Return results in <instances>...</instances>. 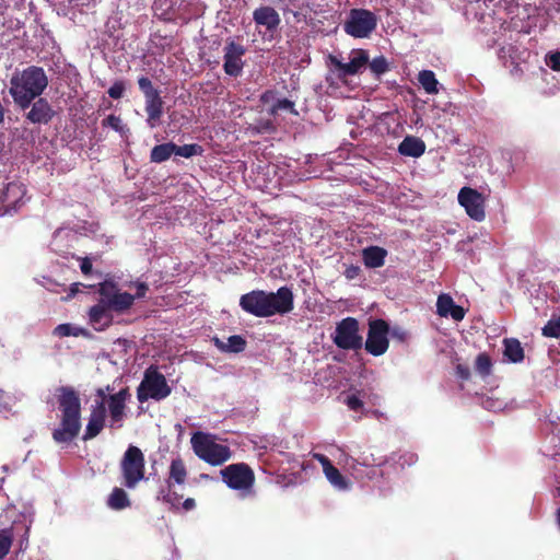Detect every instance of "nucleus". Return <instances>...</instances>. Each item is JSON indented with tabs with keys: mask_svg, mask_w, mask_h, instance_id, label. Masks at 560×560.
<instances>
[{
	"mask_svg": "<svg viewBox=\"0 0 560 560\" xmlns=\"http://www.w3.org/2000/svg\"><path fill=\"white\" fill-rule=\"evenodd\" d=\"M56 399L60 412L58 428L52 431V439L59 444L71 443L81 430V398L79 392L72 386L56 388Z\"/></svg>",
	"mask_w": 560,
	"mask_h": 560,
	"instance_id": "1",
	"label": "nucleus"
},
{
	"mask_svg": "<svg viewBox=\"0 0 560 560\" xmlns=\"http://www.w3.org/2000/svg\"><path fill=\"white\" fill-rule=\"evenodd\" d=\"M48 83V77L42 67L28 66L11 77L9 93L15 105L24 110L44 93Z\"/></svg>",
	"mask_w": 560,
	"mask_h": 560,
	"instance_id": "2",
	"label": "nucleus"
},
{
	"mask_svg": "<svg viewBox=\"0 0 560 560\" xmlns=\"http://www.w3.org/2000/svg\"><path fill=\"white\" fill-rule=\"evenodd\" d=\"M171 393L172 388L165 376L159 372L156 366L151 365L145 370L143 380L137 388V399L140 402H145L149 399L160 401L168 397Z\"/></svg>",
	"mask_w": 560,
	"mask_h": 560,
	"instance_id": "3",
	"label": "nucleus"
},
{
	"mask_svg": "<svg viewBox=\"0 0 560 560\" xmlns=\"http://www.w3.org/2000/svg\"><path fill=\"white\" fill-rule=\"evenodd\" d=\"M138 86L145 100L147 124L151 128H155L163 116L164 101L160 95V91L153 86L152 81L148 77H140L138 79Z\"/></svg>",
	"mask_w": 560,
	"mask_h": 560,
	"instance_id": "4",
	"label": "nucleus"
},
{
	"mask_svg": "<svg viewBox=\"0 0 560 560\" xmlns=\"http://www.w3.org/2000/svg\"><path fill=\"white\" fill-rule=\"evenodd\" d=\"M359 331L358 319L346 317L337 323L332 342L342 350H360L363 347V338Z\"/></svg>",
	"mask_w": 560,
	"mask_h": 560,
	"instance_id": "5",
	"label": "nucleus"
},
{
	"mask_svg": "<svg viewBox=\"0 0 560 560\" xmlns=\"http://www.w3.org/2000/svg\"><path fill=\"white\" fill-rule=\"evenodd\" d=\"M377 16L366 9H352L343 24L345 32L354 38H365L376 28Z\"/></svg>",
	"mask_w": 560,
	"mask_h": 560,
	"instance_id": "6",
	"label": "nucleus"
},
{
	"mask_svg": "<svg viewBox=\"0 0 560 560\" xmlns=\"http://www.w3.org/2000/svg\"><path fill=\"white\" fill-rule=\"evenodd\" d=\"M223 482L233 490L248 491L255 483L254 470L245 463L231 464L220 471Z\"/></svg>",
	"mask_w": 560,
	"mask_h": 560,
	"instance_id": "7",
	"label": "nucleus"
},
{
	"mask_svg": "<svg viewBox=\"0 0 560 560\" xmlns=\"http://www.w3.org/2000/svg\"><path fill=\"white\" fill-rule=\"evenodd\" d=\"M100 301L114 312L121 314L128 311L135 303L136 296L128 292H121L113 281H104L98 285Z\"/></svg>",
	"mask_w": 560,
	"mask_h": 560,
	"instance_id": "8",
	"label": "nucleus"
},
{
	"mask_svg": "<svg viewBox=\"0 0 560 560\" xmlns=\"http://www.w3.org/2000/svg\"><path fill=\"white\" fill-rule=\"evenodd\" d=\"M389 325L385 319L377 318L369 322L368 338L364 342L366 352L374 357L384 354L389 347Z\"/></svg>",
	"mask_w": 560,
	"mask_h": 560,
	"instance_id": "9",
	"label": "nucleus"
},
{
	"mask_svg": "<svg viewBox=\"0 0 560 560\" xmlns=\"http://www.w3.org/2000/svg\"><path fill=\"white\" fill-rule=\"evenodd\" d=\"M246 54L244 45L228 38L223 48V70L225 74L237 78L242 74L245 61L243 57Z\"/></svg>",
	"mask_w": 560,
	"mask_h": 560,
	"instance_id": "10",
	"label": "nucleus"
},
{
	"mask_svg": "<svg viewBox=\"0 0 560 560\" xmlns=\"http://www.w3.org/2000/svg\"><path fill=\"white\" fill-rule=\"evenodd\" d=\"M328 60L337 70L338 79L343 81L347 77L358 74L365 68L369 63V55L363 49H357L352 51V57L347 63L334 55H329Z\"/></svg>",
	"mask_w": 560,
	"mask_h": 560,
	"instance_id": "11",
	"label": "nucleus"
},
{
	"mask_svg": "<svg viewBox=\"0 0 560 560\" xmlns=\"http://www.w3.org/2000/svg\"><path fill=\"white\" fill-rule=\"evenodd\" d=\"M131 397L129 387H124L115 394L107 396V409L109 415V428L120 429L126 418L127 400Z\"/></svg>",
	"mask_w": 560,
	"mask_h": 560,
	"instance_id": "12",
	"label": "nucleus"
},
{
	"mask_svg": "<svg viewBox=\"0 0 560 560\" xmlns=\"http://www.w3.org/2000/svg\"><path fill=\"white\" fill-rule=\"evenodd\" d=\"M190 443L196 455H230L229 446L218 443V436L211 433L197 431Z\"/></svg>",
	"mask_w": 560,
	"mask_h": 560,
	"instance_id": "13",
	"label": "nucleus"
},
{
	"mask_svg": "<svg viewBox=\"0 0 560 560\" xmlns=\"http://www.w3.org/2000/svg\"><path fill=\"white\" fill-rule=\"evenodd\" d=\"M294 308V295L292 290L287 287H280L277 292H268L267 317L276 314L284 315Z\"/></svg>",
	"mask_w": 560,
	"mask_h": 560,
	"instance_id": "14",
	"label": "nucleus"
},
{
	"mask_svg": "<svg viewBox=\"0 0 560 560\" xmlns=\"http://www.w3.org/2000/svg\"><path fill=\"white\" fill-rule=\"evenodd\" d=\"M458 202L471 219L482 221L486 218L485 198L478 190L463 187L458 192Z\"/></svg>",
	"mask_w": 560,
	"mask_h": 560,
	"instance_id": "15",
	"label": "nucleus"
},
{
	"mask_svg": "<svg viewBox=\"0 0 560 560\" xmlns=\"http://www.w3.org/2000/svg\"><path fill=\"white\" fill-rule=\"evenodd\" d=\"M268 292L262 290H253L245 293L240 299L242 310L256 317H267Z\"/></svg>",
	"mask_w": 560,
	"mask_h": 560,
	"instance_id": "16",
	"label": "nucleus"
},
{
	"mask_svg": "<svg viewBox=\"0 0 560 560\" xmlns=\"http://www.w3.org/2000/svg\"><path fill=\"white\" fill-rule=\"evenodd\" d=\"M120 469L124 485L132 489L144 477V457H122Z\"/></svg>",
	"mask_w": 560,
	"mask_h": 560,
	"instance_id": "17",
	"label": "nucleus"
},
{
	"mask_svg": "<svg viewBox=\"0 0 560 560\" xmlns=\"http://www.w3.org/2000/svg\"><path fill=\"white\" fill-rule=\"evenodd\" d=\"M25 194L26 189L23 184L16 182L9 183L2 194L3 214L18 211L24 205L23 198Z\"/></svg>",
	"mask_w": 560,
	"mask_h": 560,
	"instance_id": "18",
	"label": "nucleus"
},
{
	"mask_svg": "<svg viewBox=\"0 0 560 560\" xmlns=\"http://www.w3.org/2000/svg\"><path fill=\"white\" fill-rule=\"evenodd\" d=\"M26 119L32 124L47 125L55 116V110L44 97H37L31 104Z\"/></svg>",
	"mask_w": 560,
	"mask_h": 560,
	"instance_id": "19",
	"label": "nucleus"
},
{
	"mask_svg": "<svg viewBox=\"0 0 560 560\" xmlns=\"http://www.w3.org/2000/svg\"><path fill=\"white\" fill-rule=\"evenodd\" d=\"M106 408L103 402H96L90 412L89 421L83 434V440L88 441L97 436L105 427Z\"/></svg>",
	"mask_w": 560,
	"mask_h": 560,
	"instance_id": "20",
	"label": "nucleus"
},
{
	"mask_svg": "<svg viewBox=\"0 0 560 560\" xmlns=\"http://www.w3.org/2000/svg\"><path fill=\"white\" fill-rule=\"evenodd\" d=\"M112 312L114 311L101 301L89 310V319L95 330H105L113 324Z\"/></svg>",
	"mask_w": 560,
	"mask_h": 560,
	"instance_id": "21",
	"label": "nucleus"
},
{
	"mask_svg": "<svg viewBox=\"0 0 560 560\" xmlns=\"http://www.w3.org/2000/svg\"><path fill=\"white\" fill-rule=\"evenodd\" d=\"M253 20L257 25L265 26L270 32L276 31L281 22L279 13L269 5L257 8L253 12Z\"/></svg>",
	"mask_w": 560,
	"mask_h": 560,
	"instance_id": "22",
	"label": "nucleus"
},
{
	"mask_svg": "<svg viewBox=\"0 0 560 560\" xmlns=\"http://www.w3.org/2000/svg\"><path fill=\"white\" fill-rule=\"evenodd\" d=\"M436 313L441 317L451 316L454 320L459 322L465 317V310L456 305L453 298L448 294H440L436 301Z\"/></svg>",
	"mask_w": 560,
	"mask_h": 560,
	"instance_id": "23",
	"label": "nucleus"
},
{
	"mask_svg": "<svg viewBox=\"0 0 560 560\" xmlns=\"http://www.w3.org/2000/svg\"><path fill=\"white\" fill-rule=\"evenodd\" d=\"M322 464L323 471L328 481L338 490L346 491L350 489L351 482L347 479L338 468H336L328 457H316Z\"/></svg>",
	"mask_w": 560,
	"mask_h": 560,
	"instance_id": "24",
	"label": "nucleus"
},
{
	"mask_svg": "<svg viewBox=\"0 0 560 560\" xmlns=\"http://www.w3.org/2000/svg\"><path fill=\"white\" fill-rule=\"evenodd\" d=\"M260 102L262 104H269L271 103V107L269 108L268 113L271 116H276L279 110H289L293 115H299L298 110L295 109V105L292 101L288 98L282 100H276V92L271 90L265 91L260 95Z\"/></svg>",
	"mask_w": 560,
	"mask_h": 560,
	"instance_id": "25",
	"label": "nucleus"
},
{
	"mask_svg": "<svg viewBox=\"0 0 560 560\" xmlns=\"http://www.w3.org/2000/svg\"><path fill=\"white\" fill-rule=\"evenodd\" d=\"M424 151V141L413 136H407L398 145V152L404 156L419 158Z\"/></svg>",
	"mask_w": 560,
	"mask_h": 560,
	"instance_id": "26",
	"label": "nucleus"
},
{
	"mask_svg": "<svg viewBox=\"0 0 560 560\" xmlns=\"http://www.w3.org/2000/svg\"><path fill=\"white\" fill-rule=\"evenodd\" d=\"M387 250L380 246H369L362 250V258L365 267L380 268L384 266Z\"/></svg>",
	"mask_w": 560,
	"mask_h": 560,
	"instance_id": "27",
	"label": "nucleus"
},
{
	"mask_svg": "<svg viewBox=\"0 0 560 560\" xmlns=\"http://www.w3.org/2000/svg\"><path fill=\"white\" fill-rule=\"evenodd\" d=\"M504 351L503 355L512 363H520L524 360V349L521 342L515 338H505L503 340Z\"/></svg>",
	"mask_w": 560,
	"mask_h": 560,
	"instance_id": "28",
	"label": "nucleus"
},
{
	"mask_svg": "<svg viewBox=\"0 0 560 560\" xmlns=\"http://www.w3.org/2000/svg\"><path fill=\"white\" fill-rule=\"evenodd\" d=\"M107 506L114 511H120L131 505L128 493L119 487H115L106 501Z\"/></svg>",
	"mask_w": 560,
	"mask_h": 560,
	"instance_id": "29",
	"label": "nucleus"
},
{
	"mask_svg": "<svg viewBox=\"0 0 560 560\" xmlns=\"http://www.w3.org/2000/svg\"><path fill=\"white\" fill-rule=\"evenodd\" d=\"M213 342L218 349L224 352L238 353L244 351L246 347V340L240 335L230 336L226 342L222 341L218 337H214Z\"/></svg>",
	"mask_w": 560,
	"mask_h": 560,
	"instance_id": "30",
	"label": "nucleus"
},
{
	"mask_svg": "<svg viewBox=\"0 0 560 560\" xmlns=\"http://www.w3.org/2000/svg\"><path fill=\"white\" fill-rule=\"evenodd\" d=\"M347 459H349V457H347ZM350 459H351V463H349L347 460V465L351 469V475L354 478H357V479H361V478H364V477L371 478L370 471L365 472L362 469V467H369V466H373V465H382L383 464L382 460L376 462L374 457H373V463L372 464H368L365 462V457H350Z\"/></svg>",
	"mask_w": 560,
	"mask_h": 560,
	"instance_id": "31",
	"label": "nucleus"
},
{
	"mask_svg": "<svg viewBox=\"0 0 560 560\" xmlns=\"http://www.w3.org/2000/svg\"><path fill=\"white\" fill-rule=\"evenodd\" d=\"M175 143L166 142L152 148L150 161L153 163H162L167 161L174 154Z\"/></svg>",
	"mask_w": 560,
	"mask_h": 560,
	"instance_id": "32",
	"label": "nucleus"
},
{
	"mask_svg": "<svg viewBox=\"0 0 560 560\" xmlns=\"http://www.w3.org/2000/svg\"><path fill=\"white\" fill-rule=\"evenodd\" d=\"M419 83L428 94H436L439 92V81L431 70H422L418 75Z\"/></svg>",
	"mask_w": 560,
	"mask_h": 560,
	"instance_id": "33",
	"label": "nucleus"
},
{
	"mask_svg": "<svg viewBox=\"0 0 560 560\" xmlns=\"http://www.w3.org/2000/svg\"><path fill=\"white\" fill-rule=\"evenodd\" d=\"M492 360L487 352H481L475 360V370L481 377H487L492 372Z\"/></svg>",
	"mask_w": 560,
	"mask_h": 560,
	"instance_id": "34",
	"label": "nucleus"
},
{
	"mask_svg": "<svg viewBox=\"0 0 560 560\" xmlns=\"http://www.w3.org/2000/svg\"><path fill=\"white\" fill-rule=\"evenodd\" d=\"M187 476L185 464L180 458H176L172 462L170 467V480L182 485L185 482Z\"/></svg>",
	"mask_w": 560,
	"mask_h": 560,
	"instance_id": "35",
	"label": "nucleus"
},
{
	"mask_svg": "<svg viewBox=\"0 0 560 560\" xmlns=\"http://www.w3.org/2000/svg\"><path fill=\"white\" fill-rule=\"evenodd\" d=\"M14 539L13 528L0 529V560L4 559L11 549Z\"/></svg>",
	"mask_w": 560,
	"mask_h": 560,
	"instance_id": "36",
	"label": "nucleus"
},
{
	"mask_svg": "<svg viewBox=\"0 0 560 560\" xmlns=\"http://www.w3.org/2000/svg\"><path fill=\"white\" fill-rule=\"evenodd\" d=\"M52 334L60 338L69 336L79 337L81 335H86L83 328L72 326L71 324L58 325L57 327H55Z\"/></svg>",
	"mask_w": 560,
	"mask_h": 560,
	"instance_id": "37",
	"label": "nucleus"
},
{
	"mask_svg": "<svg viewBox=\"0 0 560 560\" xmlns=\"http://www.w3.org/2000/svg\"><path fill=\"white\" fill-rule=\"evenodd\" d=\"M203 152V149L200 144L197 143H190V144H184V145H177L175 144L174 154L189 159L194 155H201Z\"/></svg>",
	"mask_w": 560,
	"mask_h": 560,
	"instance_id": "38",
	"label": "nucleus"
},
{
	"mask_svg": "<svg viewBox=\"0 0 560 560\" xmlns=\"http://www.w3.org/2000/svg\"><path fill=\"white\" fill-rule=\"evenodd\" d=\"M541 334L548 338H560V315L549 319L542 327Z\"/></svg>",
	"mask_w": 560,
	"mask_h": 560,
	"instance_id": "39",
	"label": "nucleus"
},
{
	"mask_svg": "<svg viewBox=\"0 0 560 560\" xmlns=\"http://www.w3.org/2000/svg\"><path fill=\"white\" fill-rule=\"evenodd\" d=\"M368 65L370 66L371 71L376 75H381L388 71V62L384 56L374 58L371 62L369 61Z\"/></svg>",
	"mask_w": 560,
	"mask_h": 560,
	"instance_id": "40",
	"label": "nucleus"
},
{
	"mask_svg": "<svg viewBox=\"0 0 560 560\" xmlns=\"http://www.w3.org/2000/svg\"><path fill=\"white\" fill-rule=\"evenodd\" d=\"M125 90V82L122 80H118L113 83V85L108 89L107 93L112 98L119 100L122 97Z\"/></svg>",
	"mask_w": 560,
	"mask_h": 560,
	"instance_id": "41",
	"label": "nucleus"
},
{
	"mask_svg": "<svg viewBox=\"0 0 560 560\" xmlns=\"http://www.w3.org/2000/svg\"><path fill=\"white\" fill-rule=\"evenodd\" d=\"M102 126L103 127H110V128H113L116 131H121L122 130V124H121L120 117L116 116V115H113V114L107 116L105 119L102 120Z\"/></svg>",
	"mask_w": 560,
	"mask_h": 560,
	"instance_id": "42",
	"label": "nucleus"
},
{
	"mask_svg": "<svg viewBox=\"0 0 560 560\" xmlns=\"http://www.w3.org/2000/svg\"><path fill=\"white\" fill-rule=\"evenodd\" d=\"M361 273V268L358 265H349L346 267L343 275L348 280L358 278Z\"/></svg>",
	"mask_w": 560,
	"mask_h": 560,
	"instance_id": "43",
	"label": "nucleus"
},
{
	"mask_svg": "<svg viewBox=\"0 0 560 560\" xmlns=\"http://www.w3.org/2000/svg\"><path fill=\"white\" fill-rule=\"evenodd\" d=\"M346 402L349 409L353 411H358L363 407L362 400L355 395L348 396Z\"/></svg>",
	"mask_w": 560,
	"mask_h": 560,
	"instance_id": "44",
	"label": "nucleus"
},
{
	"mask_svg": "<svg viewBox=\"0 0 560 560\" xmlns=\"http://www.w3.org/2000/svg\"><path fill=\"white\" fill-rule=\"evenodd\" d=\"M456 375L462 381H468L470 378V369L467 365L464 364H457L456 365Z\"/></svg>",
	"mask_w": 560,
	"mask_h": 560,
	"instance_id": "45",
	"label": "nucleus"
},
{
	"mask_svg": "<svg viewBox=\"0 0 560 560\" xmlns=\"http://www.w3.org/2000/svg\"><path fill=\"white\" fill-rule=\"evenodd\" d=\"M547 63L552 70L560 71V51L551 54Z\"/></svg>",
	"mask_w": 560,
	"mask_h": 560,
	"instance_id": "46",
	"label": "nucleus"
},
{
	"mask_svg": "<svg viewBox=\"0 0 560 560\" xmlns=\"http://www.w3.org/2000/svg\"><path fill=\"white\" fill-rule=\"evenodd\" d=\"M80 269L83 275H90L92 272V261L89 257L80 258Z\"/></svg>",
	"mask_w": 560,
	"mask_h": 560,
	"instance_id": "47",
	"label": "nucleus"
},
{
	"mask_svg": "<svg viewBox=\"0 0 560 560\" xmlns=\"http://www.w3.org/2000/svg\"><path fill=\"white\" fill-rule=\"evenodd\" d=\"M136 287H137V292L133 296H136V299L144 298L149 290L148 284L144 282H139V283H137Z\"/></svg>",
	"mask_w": 560,
	"mask_h": 560,
	"instance_id": "48",
	"label": "nucleus"
},
{
	"mask_svg": "<svg viewBox=\"0 0 560 560\" xmlns=\"http://www.w3.org/2000/svg\"><path fill=\"white\" fill-rule=\"evenodd\" d=\"M207 463L211 464L212 466L222 465L225 460H228L230 457H201Z\"/></svg>",
	"mask_w": 560,
	"mask_h": 560,
	"instance_id": "49",
	"label": "nucleus"
},
{
	"mask_svg": "<svg viewBox=\"0 0 560 560\" xmlns=\"http://www.w3.org/2000/svg\"><path fill=\"white\" fill-rule=\"evenodd\" d=\"M161 494H162L163 501L166 502V503L172 504L173 506L175 505V501L178 500L177 495L175 493L171 494L170 491L164 493V491L162 490Z\"/></svg>",
	"mask_w": 560,
	"mask_h": 560,
	"instance_id": "50",
	"label": "nucleus"
},
{
	"mask_svg": "<svg viewBox=\"0 0 560 560\" xmlns=\"http://www.w3.org/2000/svg\"><path fill=\"white\" fill-rule=\"evenodd\" d=\"M389 332L394 338H398L400 340H405L406 338V331L398 327L394 328L392 331L389 330Z\"/></svg>",
	"mask_w": 560,
	"mask_h": 560,
	"instance_id": "51",
	"label": "nucleus"
},
{
	"mask_svg": "<svg viewBox=\"0 0 560 560\" xmlns=\"http://www.w3.org/2000/svg\"><path fill=\"white\" fill-rule=\"evenodd\" d=\"M96 396L101 398L98 402H103L106 406L108 395L105 393L103 387L96 389Z\"/></svg>",
	"mask_w": 560,
	"mask_h": 560,
	"instance_id": "52",
	"label": "nucleus"
},
{
	"mask_svg": "<svg viewBox=\"0 0 560 560\" xmlns=\"http://www.w3.org/2000/svg\"><path fill=\"white\" fill-rule=\"evenodd\" d=\"M196 506V502L192 498H188L183 502V509L186 511H190Z\"/></svg>",
	"mask_w": 560,
	"mask_h": 560,
	"instance_id": "53",
	"label": "nucleus"
},
{
	"mask_svg": "<svg viewBox=\"0 0 560 560\" xmlns=\"http://www.w3.org/2000/svg\"><path fill=\"white\" fill-rule=\"evenodd\" d=\"M511 74L518 78L523 75V69L518 63L513 65V68L511 69Z\"/></svg>",
	"mask_w": 560,
	"mask_h": 560,
	"instance_id": "54",
	"label": "nucleus"
},
{
	"mask_svg": "<svg viewBox=\"0 0 560 560\" xmlns=\"http://www.w3.org/2000/svg\"><path fill=\"white\" fill-rule=\"evenodd\" d=\"M80 287H84L82 283H72L70 287L69 298L74 296L79 291Z\"/></svg>",
	"mask_w": 560,
	"mask_h": 560,
	"instance_id": "55",
	"label": "nucleus"
},
{
	"mask_svg": "<svg viewBox=\"0 0 560 560\" xmlns=\"http://www.w3.org/2000/svg\"><path fill=\"white\" fill-rule=\"evenodd\" d=\"M124 455H142V452L137 446L130 445Z\"/></svg>",
	"mask_w": 560,
	"mask_h": 560,
	"instance_id": "56",
	"label": "nucleus"
},
{
	"mask_svg": "<svg viewBox=\"0 0 560 560\" xmlns=\"http://www.w3.org/2000/svg\"><path fill=\"white\" fill-rule=\"evenodd\" d=\"M104 389H105V393H107V392H110V390H112V388H110V386H109V385H107Z\"/></svg>",
	"mask_w": 560,
	"mask_h": 560,
	"instance_id": "57",
	"label": "nucleus"
},
{
	"mask_svg": "<svg viewBox=\"0 0 560 560\" xmlns=\"http://www.w3.org/2000/svg\"><path fill=\"white\" fill-rule=\"evenodd\" d=\"M308 455L317 456V455H320V454H319V453H316V452H311Z\"/></svg>",
	"mask_w": 560,
	"mask_h": 560,
	"instance_id": "58",
	"label": "nucleus"
},
{
	"mask_svg": "<svg viewBox=\"0 0 560 560\" xmlns=\"http://www.w3.org/2000/svg\"><path fill=\"white\" fill-rule=\"evenodd\" d=\"M0 394H2V390L0 389Z\"/></svg>",
	"mask_w": 560,
	"mask_h": 560,
	"instance_id": "59",
	"label": "nucleus"
}]
</instances>
